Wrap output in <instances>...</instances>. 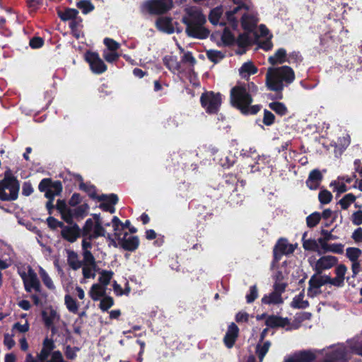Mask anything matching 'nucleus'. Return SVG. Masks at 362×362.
Here are the masks:
<instances>
[{
  "instance_id": "1",
  "label": "nucleus",
  "mask_w": 362,
  "mask_h": 362,
  "mask_svg": "<svg viewBox=\"0 0 362 362\" xmlns=\"http://www.w3.org/2000/svg\"><path fill=\"white\" fill-rule=\"evenodd\" d=\"M239 16H241L243 28L247 31L252 30L258 22L257 13L254 11L251 4H237L226 11L228 22L234 30L238 26Z\"/></svg>"
},
{
  "instance_id": "2",
  "label": "nucleus",
  "mask_w": 362,
  "mask_h": 362,
  "mask_svg": "<svg viewBox=\"0 0 362 362\" xmlns=\"http://www.w3.org/2000/svg\"><path fill=\"white\" fill-rule=\"evenodd\" d=\"M362 356V339L354 338L346 342V346L338 344L326 353L324 362H345L351 357V354Z\"/></svg>"
},
{
  "instance_id": "3",
  "label": "nucleus",
  "mask_w": 362,
  "mask_h": 362,
  "mask_svg": "<svg viewBox=\"0 0 362 362\" xmlns=\"http://www.w3.org/2000/svg\"><path fill=\"white\" fill-rule=\"evenodd\" d=\"M295 79L293 70L288 66L269 67L266 74V85L274 91L283 90L284 83L289 84Z\"/></svg>"
},
{
  "instance_id": "4",
  "label": "nucleus",
  "mask_w": 362,
  "mask_h": 362,
  "mask_svg": "<svg viewBox=\"0 0 362 362\" xmlns=\"http://www.w3.org/2000/svg\"><path fill=\"white\" fill-rule=\"evenodd\" d=\"M186 13L183 22L187 25V35L200 39L206 37L209 31L204 26L206 18L202 11L198 8L190 7L186 9Z\"/></svg>"
},
{
  "instance_id": "5",
  "label": "nucleus",
  "mask_w": 362,
  "mask_h": 362,
  "mask_svg": "<svg viewBox=\"0 0 362 362\" xmlns=\"http://www.w3.org/2000/svg\"><path fill=\"white\" fill-rule=\"evenodd\" d=\"M231 102L243 114L255 115L259 112V105H252V99L245 86H240L233 88L230 93Z\"/></svg>"
},
{
  "instance_id": "6",
  "label": "nucleus",
  "mask_w": 362,
  "mask_h": 362,
  "mask_svg": "<svg viewBox=\"0 0 362 362\" xmlns=\"http://www.w3.org/2000/svg\"><path fill=\"white\" fill-rule=\"evenodd\" d=\"M20 185L10 170L5 173L4 178L0 181V199L13 201L17 199Z\"/></svg>"
},
{
  "instance_id": "7",
  "label": "nucleus",
  "mask_w": 362,
  "mask_h": 362,
  "mask_svg": "<svg viewBox=\"0 0 362 362\" xmlns=\"http://www.w3.org/2000/svg\"><path fill=\"white\" fill-rule=\"evenodd\" d=\"M112 225L114 230V236L123 249L134 251L139 247V240L136 236L129 235L127 232H118L121 226V221L118 217L114 216L112 218Z\"/></svg>"
},
{
  "instance_id": "8",
  "label": "nucleus",
  "mask_w": 362,
  "mask_h": 362,
  "mask_svg": "<svg viewBox=\"0 0 362 362\" xmlns=\"http://www.w3.org/2000/svg\"><path fill=\"white\" fill-rule=\"evenodd\" d=\"M18 274L21 277L25 290L27 292L35 291L40 292L41 290L40 282L37 276L36 273L27 264H22L18 267Z\"/></svg>"
},
{
  "instance_id": "9",
  "label": "nucleus",
  "mask_w": 362,
  "mask_h": 362,
  "mask_svg": "<svg viewBox=\"0 0 362 362\" xmlns=\"http://www.w3.org/2000/svg\"><path fill=\"white\" fill-rule=\"evenodd\" d=\"M100 215L95 214L93 219H88L83 228V235L88 239L96 238L99 236H105L106 231L102 226Z\"/></svg>"
},
{
  "instance_id": "10",
  "label": "nucleus",
  "mask_w": 362,
  "mask_h": 362,
  "mask_svg": "<svg viewBox=\"0 0 362 362\" xmlns=\"http://www.w3.org/2000/svg\"><path fill=\"white\" fill-rule=\"evenodd\" d=\"M202 107L208 113H216L221 104V96L219 93L206 92L201 97Z\"/></svg>"
},
{
  "instance_id": "11",
  "label": "nucleus",
  "mask_w": 362,
  "mask_h": 362,
  "mask_svg": "<svg viewBox=\"0 0 362 362\" xmlns=\"http://www.w3.org/2000/svg\"><path fill=\"white\" fill-rule=\"evenodd\" d=\"M38 188L40 192H45L48 199H53L60 194L62 186L60 182H52L50 179L45 178L40 182Z\"/></svg>"
},
{
  "instance_id": "12",
  "label": "nucleus",
  "mask_w": 362,
  "mask_h": 362,
  "mask_svg": "<svg viewBox=\"0 0 362 362\" xmlns=\"http://www.w3.org/2000/svg\"><path fill=\"white\" fill-rule=\"evenodd\" d=\"M54 343L53 340L45 338L43 341L42 349L35 358L30 354L26 356L25 362H45L49 356L51 351L54 349Z\"/></svg>"
},
{
  "instance_id": "13",
  "label": "nucleus",
  "mask_w": 362,
  "mask_h": 362,
  "mask_svg": "<svg viewBox=\"0 0 362 362\" xmlns=\"http://www.w3.org/2000/svg\"><path fill=\"white\" fill-rule=\"evenodd\" d=\"M85 58L94 74H100L107 70V66L98 53L88 52L85 55Z\"/></svg>"
},
{
  "instance_id": "14",
  "label": "nucleus",
  "mask_w": 362,
  "mask_h": 362,
  "mask_svg": "<svg viewBox=\"0 0 362 362\" xmlns=\"http://www.w3.org/2000/svg\"><path fill=\"white\" fill-rule=\"evenodd\" d=\"M172 0H151L146 3V6L151 13H162L172 8Z\"/></svg>"
},
{
  "instance_id": "15",
  "label": "nucleus",
  "mask_w": 362,
  "mask_h": 362,
  "mask_svg": "<svg viewBox=\"0 0 362 362\" xmlns=\"http://www.w3.org/2000/svg\"><path fill=\"white\" fill-rule=\"evenodd\" d=\"M338 259L332 255H325L321 257L313 265V268L317 273H321L323 270L329 269L337 264Z\"/></svg>"
},
{
  "instance_id": "16",
  "label": "nucleus",
  "mask_w": 362,
  "mask_h": 362,
  "mask_svg": "<svg viewBox=\"0 0 362 362\" xmlns=\"http://www.w3.org/2000/svg\"><path fill=\"white\" fill-rule=\"evenodd\" d=\"M223 9L222 6H218L214 8H213L209 15V21L213 25H220L222 26L225 25H229L230 26V24L228 22V20L226 18V14L223 16Z\"/></svg>"
},
{
  "instance_id": "17",
  "label": "nucleus",
  "mask_w": 362,
  "mask_h": 362,
  "mask_svg": "<svg viewBox=\"0 0 362 362\" xmlns=\"http://www.w3.org/2000/svg\"><path fill=\"white\" fill-rule=\"evenodd\" d=\"M347 272V267L344 264H339L334 269L335 277L329 276V284L337 287H342L344 285L345 275Z\"/></svg>"
},
{
  "instance_id": "18",
  "label": "nucleus",
  "mask_w": 362,
  "mask_h": 362,
  "mask_svg": "<svg viewBox=\"0 0 362 362\" xmlns=\"http://www.w3.org/2000/svg\"><path fill=\"white\" fill-rule=\"evenodd\" d=\"M98 200L102 203L100 205V208L105 211H109L111 214L115 213V204L117 202L118 198L115 194L110 195H101L98 197Z\"/></svg>"
},
{
  "instance_id": "19",
  "label": "nucleus",
  "mask_w": 362,
  "mask_h": 362,
  "mask_svg": "<svg viewBox=\"0 0 362 362\" xmlns=\"http://www.w3.org/2000/svg\"><path fill=\"white\" fill-rule=\"evenodd\" d=\"M296 247L295 245L289 244L287 240L280 239L274 250V256L277 258L282 255L291 254L294 252Z\"/></svg>"
},
{
  "instance_id": "20",
  "label": "nucleus",
  "mask_w": 362,
  "mask_h": 362,
  "mask_svg": "<svg viewBox=\"0 0 362 362\" xmlns=\"http://www.w3.org/2000/svg\"><path fill=\"white\" fill-rule=\"evenodd\" d=\"M328 276H313L309 281L308 294L311 296L316 295L319 293L320 288L326 284H329Z\"/></svg>"
},
{
  "instance_id": "21",
  "label": "nucleus",
  "mask_w": 362,
  "mask_h": 362,
  "mask_svg": "<svg viewBox=\"0 0 362 362\" xmlns=\"http://www.w3.org/2000/svg\"><path fill=\"white\" fill-rule=\"evenodd\" d=\"M316 358V353L312 351H302L295 353L285 362H311Z\"/></svg>"
},
{
  "instance_id": "22",
  "label": "nucleus",
  "mask_w": 362,
  "mask_h": 362,
  "mask_svg": "<svg viewBox=\"0 0 362 362\" xmlns=\"http://www.w3.org/2000/svg\"><path fill=\"white\" fill-rule=\"evenodd\" d=\"M80 235V228L78 226L64 227L62 230V237L68 241L73 243L76 240Z\"/></svg>"
},
{
  "instance_id": "23",
  "label": "nucleus",
  "mask_w": 362,
  "mask_h": 362,
  "mask_svg": "<svg viewBox=\"0 0 362 362\" xmlns=\"http://www.w3.org/2000/svg\"><path fill=\"white\" fill-rule=\"evenodd\" d=\"M238 328L234 324L231 323L228 329V331L224 337V342L227 347L231 348L238 337Z\"/></svg>"
},
{
  "instance_id": "24",
  "label": "nucleus",
  "mask_w": 362,
  "mask_h": 362,
  "mask_svg": "<svg viewBox=\"0 0 362 362\" xmlns=\"http://www.w3.org/2000/svg\"><path fill=\"white\" fill-rule=\"evenodd\" d=\"M107 288L100 284H94L91 286L88 294L91 299L97 301L105 296Z\"/></svg>"
},
{
  "instance_id": "25",
  "label": "nucleus",
  "mask_w": 362,
  "mask_h": 362,
  "mask_svg": "<svg viewBox=\"0 0 362 362\" xmlns=\"http://www.w3.org/2000/svg\"><path fill=\"white\" fill-rule=\"evenodd\" d=\"M157 28L165 33H172L174 32V25L170 18L167 17H161L156 21Z\"/></svg>"
},
{
  "instance_id": "26",
  "label": "nucleus",
  "mask_w": 362,
  "mask_h": 362,
  "mask_svg": "<svg viewBox=\"0 0 362 362\" xmlns=\"http://www.w3.org/2000/svg\"><path fill=\"white\" fill-rule=\"evenodd\" d=\"M322 180V175L317 170H314L310 172L308 179L306 182L308 187L310 189H316Z\"/></svg>"
},
{
  "instance_id": "27",
  "label": "nucleus",
  "mask_w": 362,
  "mask_h": 362,
  "mask_svg": "<svg viewBox=\"0 0 362 362\" xmlns=\"http://www.w3.org/2000/svg\"><path fill=\"white\" fill-rule=\"evenodd\" d=\"M42 317L47 326H51L54 322L59 320V315L52 308H47L42 312Z\"/></svg>"
},
{
  "instance_id": "28",
  "label": "nucleus",
  "mask_w": 362,
  "mask_h": 362,
  "mask_svg": "<svg viewBox=\"0 0 362 362\" xmlns=\"http://www.w3.org/2000/svg\"><path fill=\"white\" fill-rule=\"evenodd\" d=\"M268 60L272 65L283 64L286 62H289L286 59V52L283 48L279 49L274 55L269 57Z\"/></svg>"
},
{
  "instance_id": "29",
  "label": "nucleus",
  "mask_w": 362,
  "mask_h": 362,
  "mask_svg": "<svg viewBox=\"0 0 362 362\" xmlns=\"http://www.w3.org/2000/svg\"><path fill=\"white\" fill-rule=\"evenodd\" d=\"M81 267L83 276L81 283L86 284L87 279H94L95 277L96 264H82Z\"/></svg>"
},
{
  "instance_id": "30",
  "label": "nucleus",
  "mask_w": 362,
  "mask_h": 362,
  "mask_svg": "<svg viewBox=\"0 0 362 362\" xmlns=\"http://www.w3.org/2000/svg\"><path fill=\"white\" fill-rule=\"evenodd\" d=\"M257 67L251 62L244 63L239 69V73L243 78H247L250 75L257 73Z\"/></svg>"
},
{
  "instance_id": "31",
  "label": "nucleus",
  "mask_w": 362,
  "mask_h": 362,
  "mask_svg": "<svg viewBox=\"0 0 362 362\" xmlns=\"http://www.w3.org/2000/svg\"><path fill=\"white\" fill-rule=\"evenodd\" d=\"M262 303L267 305H278L283 303V298L279 294L273 291L271 293L264 296L262 298Z\"/></svg>"
},
{
  "instance_id": "32",
  "label": "nucleus",
  "mask_w": 362,
  "mask_h": 362,
  "mask_svg": "<svg viewBox=\"0 0 362 362\" xmlns=\"http://www.w3.org/2000/svg\"><path fill=\"white\" fill-rule=\"evenodd\" d=\"M67 262L69 265L74 270H77L82 266V263L79 260L77 253L71 250L67 251Z\"/></svg>"
},
{
  "instance_id": "33",
  "label": "nucleus",
  "mask_w": 362,
  "mask_h": 362,
  "mask_svg": "<svg viewBox=\"0 0 362 362\" xmlns=\"http://www.w3.org/2000/svg\"><path fill=\"white\" fill-rule=\"evenodd\" d=\"M265 324L267 327H284L287 324L286 319H283L274 315L267 316Z\"/></svg>"
},
{
  "instance_id": "34",
  "label": "nucleus",
  "mask_w": 362,
  "mask_h": 362,
  "mask_svg": "<svg viewBox=\"0 0 362 362\" xmlns=\"http://www.w3.org/2000/svg\"><path fill=\"white\" fill-rule=\"evenodd\" d=\"M64 304L67 310L74 314H76L78 311L79 304L77 301L69 294L64 296Z\"/></svg>"
},
{
  "instance_id": "35",
  "label": "nucleus",
  "mask_w": 362,
  "mask_h": 362,
  "mask_svg": "<svg viewBox=\"0 0 362 362\" xmlns=\"http://www.w3.org/2000/svg\"><path fill=\"white\" fill-rule=\"evenodd\" d=\"M76 179L79 182V187L81 189L86 192L88 194V195L93 198L98 197L96 196V190L94 186L89 184L83 183L82 182V177L80 175H77Z\"/></svg>"
},
{
  "instance_id": "36",
  "label": "nucleus",
  "mask_w": 362,
  "mask_h": 362,
  "mask_svg": "<svg viewBox=\"0 0 362 362\" xmlns=\"http://www.w3.org/2000/svg\"><path fill=\"white\" fill-rule=\"evenodd\" d=\"M303 293L295 296L291 302V306L295 308H305L308 306V302L304 300Z\"/></svg>"
},
{
  "instance_id": "37",
  "label": "nucleus",
  "mask_w": 362,
  "mask_h": 362,
  "mask_svg": "<svg viewBox=\"0 0 362 362\" xmlns=\"http://www.w3.org/2000/svg\"><path fill=\"white\" fill-rule=\"evenodd\" d=\"M164 63L167 67L173 71H177L180 69V64L177 60V58L174 56H166L164 58Z\"/></svg>"
},
{
  "instance_id": "38",
  "label": "nucleus",
  "mask_w": 362,
  "mask_h": 362,
  "mask_svg": "<svg viewBox=\"0 0 362 362\" xmlns=\"http://www.w3.org/2000/svg\"><path fill=\"white\" fill-rule=\"evenodd\" d=\"M344 177H338L331 182L330 187L338 193H343L347 190L346 184L344 182Z\"/></svg>"
},
{
  "instance_id": "39",
  "label": "nucleus",
  "mask_w": 362,
  "mask_h": 362,
  "mask_svg": "<svg viewBox=\"0 0 362 362\" xmlns=\"http://www.w3.org/2000/svg\"><path fill=\"white\" fill-rule=\"evenodd\" d=\"M235 34L232 33L228 28H226L221 35V41L225 45H232L235 42Z\"/></svg>"
},
{
  "instance_id": "40",
  "label": "nucleus",
  "mask_w": 362,
  "mask_h": 362,
  "mask_svg": "<svg viewBox=\"0 0 362 362\" xmlns=\"http://www.w3.org/2000/svg\"><path fill=\"white\" fill-rule=\"evenodd\" d=\"M113 274L114 273L112 271L102 270L100 272V276L98 279L100 283V284L105 286L107 288V286L110 284Z\"/></svg>"
},
{
  "instance_id": "41",
  "label": "nucleus",
  "mask_w": 362,
  "mask_h": 362,
  "mask_svg": "<svg viewBox=\"0 0 362 362\" xmlns=\"http://www.w3.org/2000/svg\"><path fill=\"white\" fill-rule=\"evenodd\" d=\"M39 274H40V276L44 283V284L49 288V289H54L55 287H54V284L52 280V279L49 277V276L48 275V274L46 272V271L42 268L41 267H40L39 268Z\"/></svg>"
},
{
  "instance_id": "42",
  "label": "nucleus",
  "mask_w": 362,
  "mask_h": 362,
  "mask_svg": "<svg viewBox=\"0 0 362 362\" xmlns=\"http://www.w3.org/2000/svg\"><path fill=\"white\" fill-rule=\"evenodd\" d=\"M78 12L74 8H68L64 11L59 12V16L63 21L74 20L76 18Z\"/></svg>"
},
{
  "instance_id": "43",
  "label": "nucleus",
  "mask_w": 362,
  "mask_h": 362,
  "mask_svg": "<svg viewBox=\"0 0 362 362\" xmlns=\"http://www.w3.org/2000/svg\"><path fill=\"white\" fill-rule=\"evenodd\" d=\"M271 344L269 341H265L262 345L258 344L256 352L260 361H262L264 357L268 352Z\"/></svg>"
},
{
  "instance_id": "44",
  "label": "nucleus",
  "mask_w": 362,
  "mask_h": 362,
  "mask_svg": "<svg viewBox=\"0 0 362 362\" xmlns=\"http://www.w3.org/2000/svg\"><path fill=\"white\" fill-rule=\"evenodd\" d=\"M346 255L350 261H358V257L361 255V250L357 247H348L346 250Z\"/></svg>"
},
{
  "instance_id": "45",
  "label": "nucleus",
  "mask_w": 362,
  "mask_h": 362,
  "mask_svg": "<svg viewBox=\"0 0 362 362\" xmlns=\"http://www.w3.org/2000/svg\"><path fill=\"white\" fill-rule=\"evenodd\" d=\"M269 107L276 113L280 115H284L287 112L286 107L281 103L274 102L269 104Z\"/></svg>"
},
{
  "instance_id": "46",
  "label": "nucleus",
  "mask_w": 362,
  "mask_h": 362,
  "mask_svg": "<svg viewBox=\"0 0 362 362\" xmlns=\"http://www.w3.org/2000/svg\"><path fill=\"white\" fill-rule=\"evenodd\" d=\"M321 215L320 213L315 212L309 215L306 218V223L308 227L315 226L320 221Z\"/></svg>"
},
{
  "instance_id": "47",
  "label": "nucleus",
  "mask_w": 362,
  "mask_h": 362,
  "mask_svg": "<svg viewBox=\"0 0 362 362\" xmlns=\"http://www.w3.org/2000/svg\"><path fill=\"white\" fill-rule=\"evenodd\" d=\"M103 56L107 62H113L118 59L119 55L117 51L104 49Z\"/></svg>"
},
{
  "instance_id": "48",
  "label": "nucleus",
  "mask_w": 362,
  "mask_h": 362,
  "mask_svg": "<svg viewBox=\"0 0 362 362\" xmlns=\"http://www.w3.org/2000/svg\"><path fill=\"white\" fill-rule=\"evenodd\" d=\"M113 304H114V300H113L112 298H111L110 296H105L100 300L99 307L103 311H106L109 308H110L113 305Z\"/></svg>"
},
{
  "instance_id": "49",
  "label": "nucleus",
  "mask_w": 362,
  "mask_h": 362,
  "mask_svg": "<svg viewBox=\"0 0 362 362\" xmlns=\"http://www.w3.org/2000/svg\"><path fill=\"white\" fill-rule=\"evenodd\" d=\"M355 199L356 197L354 194H347L340 200L339 204L344 209H346L355 201Z\"/></svg>"
},
{
  "instance_id": "50",
  "label": "nucleus",
  "mask_w": 362,
  "mask_h": 362,
  "mask_svg": "<svg viewBox=\"0 0 362 362\" xmlns=\"http://www.w3.org/2000/svg\"><path fill=\"white\" fill-rule=\"evenodd\" d=\"M207 57L211 61L217 62L223 58V54L220 51L211 49L207 51Z\"/></svg>"
},
{
  "instance_id": "51",
  "label": "nucleus",
  "mask_w": 362,
  "mask_h": 362,
  "mask_svg": "<svg viewBox=\"0 0 362 362\" xmlns=\"http://www.w3.org/2000/svg\"><path fill=\"white\" fill-rule=\"evenodd\" d=\"M78 7L81 8L83 13L86 14L93 10V5L87 0H83L78 4Z\"/></svg>"
},
{
  "instance_id": "52",
  "label": "nucleus",
  "mask_w": 362,
  "mask_h": 362,
  "mask_svg": "<svg viewBox=\"0 0 362 362\" xmlns=\"http://www.w3.org/2000/svg\"><path fill=\"white\" fill-rule=\"evenodd\" d=\"M318 197L322 204H326L331 202L332 195L330 192L327 190H322L319 193Z\"/></svg>"
},
{
  "instance_id": "53",
  "label": "nucleus",
  "mask_w": 362,
  "mask_h": 362,
  "mask_svg": "<svg viewBox=\"0 0 362 362\" xmlns=\"http://www.w3.org/2000/svg\"><path fill=\"white\" fill-rule=\"evenodd\" d=\"M303 247L306 250L315 251L317 248V242L313 239L304 240Z\"/></svg>"
},
{
  "instance_id": "54",
  "label": "nucleus",
  "mask_w": 362,
  "mask_h": 362,
  "mask_svg": "<svg viewBox=\"0 0 362 362\" xmlns=\"http://www.w3.org/2000/svg\"><path fill=\"white\" fill-rule=\"evenodd\" d=\"M62 218L67 223H71L72 219L75 214V211H72L69 207L61 213Z\"/></svg>"
},
{
  "instance_id": "55",
  "label": "nucleus",
  "mask_w": 362,
  "mask_h": 362,
  "mask_svg": "<svg viewBox=\"0 0 362 362\" xmlns=\"http://www.w3.org/2000/svg\"><path fill=\"white\" fill-rule=\"evenodd\" d=\"M104 44L107 47L105 49L117 51L119 48V44L110 38H105L104 40Z\"/></svg>"
},
{
  "instance_id": "56",
  "label": "nucleus",
  "mask_w": 362,
  "mask_h": 362,
  "mask_svg": "<svg viewBox=\"0 0 362 362\" xmlns=\"http://www.w3.org/2000/svg\"><path fill=\"white\" fill-rule=\"evenodd\" d=\"M258 296V291L256 286H252L250 288V293L246 296L247 302L252 303Z\"/></svg>"
},
{
  "instance_id": "57",
  "label": "nucleus",
  "mask_w": 362,
  "mask_h": 362,
  "mask_svg": "<svg viewBox=\"0 0 362 362\" xmlns=\"http://www.w3.org/2000/svg\"><path fill=\"white\" fill-rule=\"evenodd\" d=\"M83 264H96L95 258L89 250L83 251Z\"/></svg>"
},
{
  "instance_id": "58",
  "label": "nucleus",
  "mask_w": 362,
  "mask_h": 362,
  "mask_svg": "<svg viewBox=\"0 0 362 362\" xmlns=\"http://www.w3.org/2000/svg\"><path fill=\"white\" fill-rule=\"evenodd\" d=\"M78 349L76 347H71L70 346H66L64 350V354L66 357L68 359L73 360L76 357V353L78 351Z\"/></svg>"
},
{
  "instance_id": "59",
  "label": "nucleus",
  "mask_w": 362,
  "mask_h": 362,
  "mask_svg": "<svg viewBox=\"0 0 362 362\" xmlns=\"http://www.w3.org/2000/svg\"><path fill=\"white\" fill-rule=\"evenodd\" d=\"M328 252L341 254L344 252V245L341 243L331 244L329 246Z\"/></svg>"
},
{
  "instance_id": "60",
  "label": "nucleus",
  "mask_w": 362,
  "mask_h": 362,
  "mask_svg": "<svg viewBox=\"0 0 362 362\" xmlns=\"http://www.w3.org/2000/svg\"><path fill=\"white\" fill-rule=\"evenodd\" d=\"M251 40L247 34H242L240 35L238 38L237 39L238 44L241 47H245L250 44Z\"/></svg>"
},
{
  "instance_id": "61",
  "label": "nucleus",
  "mask_w": 362,
  "mask_h": 362,
  "mask_svg": "<svg viewBox=\"0 0 362 362\" xmlns=\"http://www.w3.org/2000/svg\"><path fill=\"white\" fill-rule=\"evenodd\" d=\"M274 120V115L269 111L265 110L264 113L263 122L266 125H271Z\"/></svg>"
},
{
  "instance_id": "62",
  "label": "nucleus",
  "mask_w": 362,
  "mask_h": 362,
  "mask_svg": "<svg viewBox=\"0 0 362 362\" xmlns=\"http://www.w3.org/2000/svg\"><path fill=\"white\" fill-rule=\"evenodd\" d=\"M13 329H17L19 332L24 333L29 330V324L27 322L24 324L17 322L14 324Z\"/></svg>"
},
{
  "instance_id": "63",
  "label": "nucleus",
  "mask_w": 362,
  "mask_h": 362,
  "mask_svg": "<svg viewBox=\"0 0 362 362\" xmlns=\"http://www.w3.org/2000/svg\"><path fill=\"white\" fill-rule=\"evenodd\" d=\"M47 224L48 226L52 228V229H55L57 228V227H59V226H62V223H60L59 221H58L57 219H55L53 217H49L47 219Z\"/></svg>"
},
{
  "instance_id": "64",
  "label": "nucleus",
  "mask_w": 362,
  "mask_h": 362,
  "mask_svg": "<svg viewBox=\"0 0 362 362\" xmlns=\"http://www.w3.org/2000/svg\"><path fill=\"white\" fill-rule=\"evenodd\" d=\"M352 221L355 225H360L362 223V211H356L353 214Z\"/></svg>"
}]
</instances>
